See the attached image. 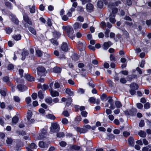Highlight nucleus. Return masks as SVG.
<instances>
[{"label":"nucleus","mask_w":151,"mask_h":151,"mask_svg":"<svg viewBox=\"0 0 151 151\" xmlns=\"http://www.w3.org/2000/svg\"><path fill=\"white\" fill-rule=\"evenodd\" d=\"M68 36L71 39L73 40L74 37V35L73 34L74 31L73 28L69 26H68L66 28Z\"/></svg>","instance_id":"1"},{"label":"nucleus","mask_w":151,"mask_h":151,"mask_svg":"<svg viewBox=\"0 0 151 151\" xmlns=\"http://www.w3.org/2000/svg\"><path fill=\"white\" fill-rule=\"evenodd\" d=\"M60 129L59 125L58 124L54 123L52 124L50 131L53 132H56L59 131Z\"/></svg>","instance_id":"2"},{"label":"nucleus","mask_w":151,"mask_h":151,"mask_svg":"<svg viewBox=\"0 0 151 151\" xmlns=\"http://www.w3.org/2000/svg\"><path fill=\"white\" fill-rule=\"evenodd\" d=\"M37 73L39 75H41L42 76H45V69L44 67H39L37 68Z\"/></svg>","instance_id":"3"},{"label":"nucleus","mask_w":151,"mask_h":151,"mask_svg":"<svg viewBox=\"0 0 151 151\" xmlns=\"http://www.w3.org/2000/svg\"><path fill=\"white\" fill-rule=\"evenodd\" d=\"M60 49L64 52L67 51L68 49L67 43L65 42H63L60 46Z\"/></svg>","instance_id":"4"},{"label":"nucleus","mask_w":151,"mask_h":151,"mask_svg":"<svg viewBox=\"0 0 151 151\" xmlns=\"http://www.w3.org/2000/svg\"><path fill=\"white\" fill-rule=\"evenodd\" d=\"M50 95L52 97H55L56 96H58L59 95V93L55 91H54L53 88H50L49 89Z\"/></svg>","instance_id":"5"},{"label":"nucleus","mask_w":151,"mask_h":151,"mask_svg":"<svg viewBox=\"0 0 151 151\" xmlns=\"http://www.w3.org/2000/svg\"><path fill=\"white\" fill-rule=\"evenodd\" d=\"M17 88L19 91L21 92L24 91L27 89V87L24 85H19L17 86Z\"/></svg>","instance_id":"6"},{"label":"nucleus","mask_w":151,"mask_h":151,"mask_svg":"<svg viewBox=\"0 0 151 151\" xmlns=\"http://www.w3.org/2000/svg\"><path fill=\"white\" fill-rule=\"evenodd\" d=\"M112 45V43L110 41L105 42L103 45V49L104 50H107Z\"/></svg>","instance_id":"7"},{"label":"nucleus","mask_w":151,"mask_h":151,"mask_svg":"<svg viewBox=\"0 0 151 151\" xmlns=\"http://www.w3.org/2000/svg\"><path fill=\"white\" fill-rule=\"evenodd\" d=\"M108 102L111 105L109 108L112 109H115V107L114 105L113 100L111 97H109L108 98Z\"/></svg>","instance_id":"8"},{"label":"nucleus","mask_w":151,"mask_h":151,"mask_svg":"<svg viewBox=\"0 0 151 151\" xmlns=\"http://www.w3.org/2000/svg\"><path fill=\"white\" fill-rule=\"evenodd\" d=\"M86 8L88 12H91L93 11V6L92 4L88 3L86 4Z\"/></svg>","instance_id":"9"},{"label":"nucleus","mask_w":151,"mask_h":151,"mask_svg":"<svg viewBox=\"0 0 151 151\" xmlns=\"http://www.w3.org/2000/svg\"><path fill=\"white\" fill-rule=\"evenodd\" d=\"M121 2L120 1H115L114 3H109L108 5V7L109 8H111V6H118L119 4H121Z\"/></svg>","instance_id":"10"},{"label":"nucleus","mask_w":151,"mask_h":151,"mask_svg":"<svg viewBox=\"0 0 151 151\" xmlns=\"http://www.w3.org/2000/svg\"><path fill=\"white\" fill-rule=\"evenodd\" d=\"M86 43L84 41L82 42L79 41L78 42V45L80 49H81L82 50H84Z\"/></svg>","instance_id":"11"},{"label":"nucleus","mask_w":151,"mask_h":151,"mask_svg":"<svg viewBox=\"0 0 151 151\" xmlns=\"http://www.w3.org/2000/svg\"><path fill=\"white\" fill-rule=\"evenodd\" d=\"M112 10V13L111 14L110 16L111 17H115V14L118 11V9L116 8H112V6H111V8Z\"/></svg>","instance_id":"12"},{"label":"nucleus","mask_w":151,"mask_h":151,"mask_svg":"<svg viewBox=\"0 0 151 151\" xmlns=\"http://www.w3.org/2000/svg\"><path fill=\"white\" fill-rule=\"evenodd\" d=\"M23 19L24 21L28 23L30 25L32 24V22L29 20V17L27 15H23Z\"/></svg>","instance_id":"13"},{"label":"nucleus","mask_w":151,"mask_h":151,"mask_svg":"<svg viewBox=\"0 0 151 151\" xmlns=\"http://www.w3.org/2000/svg\"><path fill=\"white\" fill-rule=\"evenodd\" d=\"M2 80L3 81L7 83V84L9 86H12V84L9 81V77L7 76L4 77L3 78Z\"/></svg>","instance_id":"14"},{"label":"nucleus","mask_w":151,"mask_h":151,"mask_svg":"<svg viewBox=\"0 0 151 151\" xmlns=\"http://www.w3.org/2000/svg\"><path fill=\"white\" fill-rule=\"evenodd\" d=\"M54 54L56 56H59V58H65V55L64 54H60L59 52L57 50H55L54 52Z\"/></svg>","instance_id":"15"},{"label":"nucleus","mask_w":151,"mask_h":151,"mask_svg":"<svg viewBox=\"0 0 151 151\" xmlns=\"http://www.w3.org/2000/svg\"><path fill=\"white\" fill-rule=\"evenodd\" d=\"M70 150L72 151L74 150H78L80 148L79 146L74 145H70Z\"/></svg>","instance_id":"16"},{"label":"nucleus","mask_w":151,"mask_h":151,"mask_svg":"<svg viewBox=\"0 0 151 151\" xmlns=\"http://www.w3.org/2000/svg\"><path fill=\"white\" fill-rule=\"evenodd\" d=\"M76 130L80 133H84L86 132L88 130L85 128L78 127L76 128Z\"/></svg>","instance_id":"17"},{"label":"nucleus","mask_w":151,"mask_h":151,"mask_svg":"<svg viewBox=\"0 0 151 151\" xmlns=\"http://www.w3.org/2000/svg\"><path fill=\"white\" fill-rule=\"evenodd\" d=\"M81 27V24L76 22L73 25V27L75 30H76L78 29H80Z\"/></svg>","instance_id":"18"},{"label":"nucleus","mask_w":151,"mask_h":151,"mask_svg":"<svg viewBox=\"0 0 151 151\" xmlns=\"http://www.w3.org/2000/svg\"><path fill=\"white\" fill-rule=\"evenodd\" d=\"M12 20L14 23L17 24H18L19 21L14 15L12 16Z\"/></svg>","instance_id":"19"},{"label":"nucleus","mask_w":151,"mask_h":151,"mask_svg":"<svg viewBox=\"0 0 151 151\" xmlns=\"http://www.w3.org/2000/svg\"><path fill=\"white\" fill-rule=\"evenodd\" d=\"M26 79L28 81H34V78L32 77L29 75H26L25 76Z\"/></svg>","instance_id":"20"},{"label":"nucleus","mask_w":151,"mask_h":151,"mask_svg":"<svg viewBox=\"0 0 151 151\" xmlns=\"http://www.w3.org/2000/svg\"><path fill=\"white\" fill-rule=\"evenodd\" d=\"M128 142L130 145L133 146L134 144V141L132 137H130L129 138Z\"/></svg>","instance_id":"21"},{"label":"nucleus","mask_w":151,"mask_h":151,"mask_svg":"<svg viewBox=\"0 0 151 151\" xmlns=\"http://www.w3.org/2000/svg\"><path fill=\"white\" fill-rule=\"evenodd\" d=\"M19 120L18 117L15 116L12 119V123L13 124H15L17 123Z\"/></svg>","instance_id":"22"},{"label":"nucleus","mask_w":151,"mask_h":151,"mask_svg":"<svg viewBox=\"0 0 151 151\" xmlns=\"http://www.w3.org/2000/svg\"><path fill=\"white\" fill-rule=\"evenodd\" d=\"M53 70L55 73H60L61 72V69L58 67H55L53 68Z\"/></svg>","instance_id":"23"},{"label":"nucleus","mask_w":151,"mask_h":151,"mask_svg":"<svg viewBox=\"0 0 151 151\" xmlns=\"http://www.w3.org/2000/svg\"><path fill=\"white\" fill-rule=\"evenodd\" d=\"M142 151H151V145L143 147L142 149Z\"/></svg>","instance_id":"24"},{"label":"nucleus","mask_w":151,"mask_h":151,"mask_svg":"<svg viewBox=\"0 0 151 151\" xmlns=\"http://www.w3.org/2000/svg\"><path fill=\"white\" fill-rule=\"evenodd\" d=\"M46 117L48 119L52 120H54L55 119V117L52 114H49L46 115Z\"/></svg>","instance_id":"25"},{"label":"nucleus","mask_w":151,"mask_h":151,"mask_svg":"<svg viewBox=\"0 0 151 151\" xmlns=\"http://www.w3.org/2000/svg\"><path fill=\"white\" fill-rule=\"evenodd\" d=\"M12 37L15 40L18 41L21 39V37L20 34H18L13 36Z\"/></svg>","instance_id":"26"},{"label":"nucleus","mask_w":151,"mask_h":151,"mask_svg":"<svg viewBox=\"0 0 151 151\" xmlns=\"http://www.w3.org/2000/svg\"><path fill=\"white\" fill-rule=\"evenodd\" d=\"M138 135L141 137H145L146 136V133L142 131H140L138 133Z\"/></svg>","instance_id":"27"},{"label":"nucleus","mask_w":151,"mask_h":151,"mask_svg":"<svg viewBox=\"0 0 151 151\" xmlns=\"http://www.w3.org/2000/svg\"><path fill=\"white\" fill-rule=\"evenodd\" d=\"M130 87L135 90H137L138 88V85L136 83H132L130 85Z\"/></svg>","instance_id":"28"},{"label":"nucleus","mask_w":151,"mask_h":151,"mask_svg":"<svg viewBox=\"0 0 151 151\" xmlns=\"http://www.w3.org/2000/svg\"><path fill=\"white\" fill-rule=\"evenodd\" d=\"M45 101L47 104H51L52 102V99L50 97L47 98L45 99Z\"/></svg>","instance_id":"29"},{"label":"nucleus","mask_w":151,"mask_h":151,"mask_svg":"<svg viewBox=\"0 0 151 151\" xmlns=\"http://www.w3.org/2000/svg\"><path fill=\"white\" fill-rule=\"evenodd\" d=\"M6 90L5 88H3L1 89L0 93L1 95L3 96H5L6 95Z\"/></svg>","instance_id":"30"},{"label":"nucleus","mask_w":151,"mask_h":151,"mask_svg":"<svg viewBox=\"0 0 151 151\" xmlns=\"http://www.w3.org/2000/svg\"><path fill=\"white\" fill-rule=\"evenodd\" d=\"M39 146L42 148H45L47 147L46 144L44 142L41 141L39 143Z\"/></svg>","instance_id":"31"},{"label":"nucleus","mask_w":151,"mask_h":151,"mask_svg":"<svg viewBox=\"0 0 151 151\" xmlns=\"http://www.w3.org/2000/svg\"><path fill=\"white\" fill-rule=\"evenodd\" d=\"M127 77V78L128 79V81H131L132 79H134L137 77V76L135 75H132L128 76Z\"/></svg>","instance_id":"32"},{"label":"nucleus","mask_w":151,"mask_h":151,"mask_svg":"<svg viewBox=\"0 0 151 151\" xmlns=\"http://www.w3.org/2000/svg\"><path fill=\"white\" fill-rule=\"evenodd\" d=\"M97 6L98 8L100 9L102 8L103 6V3L101 1H98L97 3Z\"/></svg>","instance_id":"33"},{"label":"nucleus","mask_w":151,"mask_h":151,"mask_svg":"<svg viewBox=\"0 0 151 151\" xmlns=\"http://www.w3.org/2000/svg\"><path fill=\"white\" fill-rule=\"evenodd\" d=\"M32 115V112L30 110L28 111L27 112V120H29L31 118Z\"/></svg>","instance_id":"34"},{"label":"nucleus","mask_w":151,"mask_h":151,"mask_svg":"<svg viewBox=\"0 0 151 151\" xmlns=\"http://www.w3.org/2000/svg\"><path fill=\"white\" fill-rule=\"evenodd\" d=\"M28 54V53L27 52L25 51H23L22 53V60H24L25 59V56L26 55H27Z\"/></svg>","instance_id":"35"},{"label":"nucleus","mask_w":151,"mask_h":151,"mask_svg":"<svg viewBox=\"0 0 151 151\" xmlns=\"http://www.w3.org/2000/svg\"><path fill=\"white\" fill-rule=\"evenodd\" d=\"M115 104L117 108H120L122 107V105L120 102L119 101H117L115 103Z\"/></svg>","instance_id":"36"},{"label":"nucleus","mask_w":151,"mask_h":151,"mask_svg":"<svg viewBox=\"0 0 151 151\" xmlns=\"http://www.w3.org/2000/svg\"><path fill=\"white\" fill-rule=\"evenodd\" d=\"M65 92L67 94L70 96H72L73 95V92L69 89H66L65 90Z\"/></svg>","instance_id":"37"},{"label":"nucleus","mask_w":151,"mask_h":151,"mask_svg":"<svg viewBox=\"0 0 151 151\" xmlns=\"http://www.w3.org/2000/svg\"><path fill=\"white\" fill-rule=\"evenodd\" d=\"M38 96L40 99H43V94L42 91H40L38 92Z\"/></svg>","instance_id":"38"},{"label":"nucleus","mask_w":151,"mask_h":151,"mask_svg":"<svg viewBox=\"0 0 151 151\" xmlns=\"http://www.w3.org/2000/svg\"><path fill=\"white\" fill-rule=\"evenodd\" d=\"M36 54L38 57H41L42 55V52L39 50H37L36 51Z\"/></svg>","instance_id":"39"},{"label":"nucleus","mask_w":151,"mask_h":151,"mask_svg":"<svg viewBox=\"0 0 151 151\" xmlns=\"http://www.w3.org/2000/svg\"><path fill=\"white\" fill-rule=\"evenodd\" d=\"M13 142L12 139L11 138H7L6 140V142L8 145L11 144Z\"/></svg>","instance_id":"40"},{"label":"nucleus","mask_w":151,"mask_h":151,"mask_svg":"<svg viewBox=\"0 0 151 151\" xmlns=\"http://www.w3.org/2000/svg\"><path fill=\"white\" fill-rule=\"evenodd\" d=\"M72 100V99L71 98H68L66 101V105L68 106L70 105L71 104Z\"/></svg>","instance_id":"41"},{"label":"nucleus","mask_w":151,"mask_h":151,"mask_svg":"<svg viewBox=\"0 0 151 151\" xmlns=\"http://www.w3.org/2000/svg\"><path fill=\"white\" fill-rule=\"evenodd\" d=\"M61 122L63 124L66 125L68 124V120L66 118H63L62 119Z\"/></svg>","instance_id":"42"},{"label":"nucleus","mask_w":151,"mask_h":151,"mask_svg":"<svg viewBox=\"0 0 151 151\" xmlns=\"http://www.w3.org/2000/svg\"><path fill=\"white\" fill-rule=\"evenodd\" d=\"M89 100L90 102L91 103L95 104L96 103V99L94 97H90Z\"/></svg>","instance_id":"43"},{"label":"nucleus","mask_w":151,"mask_h":151,"mask_svg":"<svg viewBox=\"0 0 151 151\" xmlns=\"http://www.w3.org/2000/svg\"><path fill=\"white\" fill-rule=\"evenodd\" d=\"M64 136L65 134L63 132H60L57 134V136L58 137L60 138Z\"/></svg>","instance_id":"44"},{"label":"nucleus","mask_w":151,"mask_h":151,"mask_svg":"<svg viewBox=\"0 0 151 151\" xmlns=\"http://www.w3.org/2000/svg\"><path fill=\"white\" fill-rule=\"evenodd\" d=\"M51 42L54 45L57 46L58 45V43L57 41L54 39H52L51 40Z\"/></svg>","instance_id":"45"},{"label":"nucleus","mask_w":151,"mask_h":151,"mask_svg":"<svg viewBox=\"0 0 151 151\" xmlns=\"http://www.w3.org/2000/svg\"><path fill=\"white\" fill-rule=\"evenodd\" d=\"M5 4L7 7L10 9H12V5L8 1L6 2L5 3Z\"/></svg>","instance_id":"46"},{"label":"nucleus","mask_w":151,"mask_h":151,"mask_svg":"<svg viewBox=\"0 0 151 151\" xmlns=\"http://www.w3.org/2000/svg\"><path fill=\"white\" fill-rule=\"evenodd\" d=\"M29 30L30 32L34 35H35L36 34V31L32 27L29 28Z\"/></svg>","instance_id":"47"},{"label":"nucleus","mask_w":151,"mask_h":151,"mask_svg":"<svg viewBox=\"0 0 151 151\" xmlns=\"http://www.w3.org/2000/svg\"><path fill=\"white\" fill-rule=\"evenodd\" d=\"M30 11L31 13H34L35 11V6H32L31 7L29 8Z\"/></svg>","instance_id":"48"},{"label":"nucleus","mask_w":151,"mask_h":151,"mask_svg":"<svg viewBox=\"0 0 151 151\" xmlns=\"http://www.w3.org/2000/svg\"><path fill=\"white\" fill-rule=\"evenodd\" d=\"M37 147L36 145L34 143H31L28 147H29L30 149H36Z\"/></svg>","instance_id":"49"},{"label":"nucleus","mask_w":151,"mask_h":151,"mask_svg":"<svg viewBox=\"0 0 151 151\" xmlns=\"http://www.w3.org/2000/svg\"><path fill=\"white\" fill-rule=\"evenodd\" d=\"M110 32V30L108 29H106L105 32V37H109V33Z\"/></svg>","instance_id":"50"},{"label":"nucleus","mask_w":151,"mask_h":151,"mask_svg":"<svg viewBox=\"0 0 151 151\" xmlns=\"http://www.w3.org/2000/svg\"><path fill=\"white\" fill-rule=\"evenodd\" d=\"M114 17H113L111 16V17H110L109 18V21L112 23H113V24L116 21V20L115 19Z\"/></svg>","instance_id":"51"},{"label":"nucleus","mask_w":151,"mask_h":151,"mask_svg":"<svg viewBox=\"0 0 151 151\" xmlns=\"http://www.w3.org/2000/svg\"><path fill=\"white\" fill-rule=\"evenodd\" d=\"M81 114L83 116L86 117L87 116L88 113L86 111H83L81 112Z\"/></svg>","instance_id":"52"},{"label":"nucleus","mask_w":151,"mask_h":151,"mask_svg":"<svg viewBox=\"0 0 151 151\" xmlns=\"http://www.w3.org/2000/svg\"><path fill=\"white\" fill-rule=\"evenodd\" d=\"M14 99L15 101L18 102H19L20 100V99L19 98V97L17 96H14Z\"/></svg>","instance_id":"53"},{"label":"nucleus","mask_w":151,"mask_h":151,"mask_svg":"<svg viewBox=\"0 0 151 151\" xmlns=\"http://www.w3.org/2000/svg\"><path fill=\"white\" fill-rule=\"evenodd\" d=\"M60 145L62 147H65L66 145V142L65 141H62L59 143Z\"/></svg>","instance_id":"54"},{"label":"nucleus","mask_w":151,"mask_h":151,"mask_svg":"<svg viewBox=\"0 0 151 151\" xmlns=\"http://www.w3.org/2000/svg\"><path fill=\"white\" fill-rule=\"evenodd\" d=\"M26 101L27 104H28L31 102V99L30 97H28L26 98Z\"/></svg>","instance_id":"55"},{"label":"nucleus","mask_w":151,"mask_h":151,"mask_svg":"<svg viewBox=\"0 0 151 151\" xmlns=\"http://www.w3.org/2000/svg\"><path fill=\"white\" fill-rule=\"evenodd\" d=\"M120 82L121 83L125 84L126 83L127 81L124 78H122L120 79Z\"/></svg>","instance_id":"56"},{"label":"nucleus","mask_w":151,"mask_h":151,"mask_svg":"<svg viewBox=\"0 0 151 151\" xmlns=\"http://www.w3.org/2000/svg\"><path fill=\"white\" fill-rule=\"evenodd\" d=\"M150 104L148 102H147L144 105V108L146 109H149L150 107Z\"/></svg>","instance_id":"57"},{"label":"nucleus","mask_w":151,"mask_h":151,"mask_svg":"<svg viewBox=\"0 0 151 151\" xmlns=\"http://www.w3.org/2000/svg\"><path fill=\"white\" fill-rule=\"evenodd\" d=\"M6 33L8 34H10L12 32V29L9 28H6Z\"/></svg>","instance_id":"58"},{"label":"nucleus","mask_w":151,"mask_h":151,"mask_svg":"<svg viewBox=\"0 0 151 151\" xmlns=\"http://www.w3.org/2000/svg\"><path fill=\"white\" fill-rule=\"evenodd\" d=\"M54 35L55 37L56 38H58L60 35V34L58 32H55L54 33Z\"/></svg>","instance_id":"59"},{"label":"nucleus","mask_w":151,"mask_h":151,"mask_svg":"<svg viewBox=\"0 0 151 151\" xmlns=\"http://www.w3.org/2000/svg\"><path fill=\"white\" fill-rule=\"evenodd\" d=\"M123 135L125 137H127L130 135V133L129 132L125 131L123 133Z\"/></svg>","instance_id":"60"},{"label":"nucleus","mask_w":151,"mask_h":151,"mask_svg":"<svg viewBox=\"0 0 151 151\" xmlns=\"http://www.w3.org/2000/svg\"><path fill=\"white\" fill-rule=\"evenodd\" d=\"M63 115L66 117H68L69 116V114L67 111H63Z\"/></svg>","instance_id":"61"},{"label":"nucleus","mask_w":151,"mask_h":151,"mask_svg":"<svg viewBox=\"0 0 151 151\" xmlns=\"http://www.w3.org/2000/svg\"><path fill=\"white\" fill-rule=\"evenodd\" d=\"M78 93L81 94L84 93L85 91L84 89L81 88H79L78 90Z\"/></svg>","instance_id":"62"},{"label":"nucleus","mask_w":151,"mask_h":151,"mask_svg":"<svg viewBox=\"0 0 151 151\" xmlns=\"http://www.w3.org/2000/svg\"><path fill=\"white\" fill-rule=\"evenodd\" d=\"M123 34L126 35L127 37H128L129 35L128 33L125 29H122Z\"/></svg>","instance_id":"63"},{"label":"nucleus","mask_w":151,"mask_h":151,"mask_svg":"<svg viewBox=\"0 0 151 151\" xmlns=\"http://www.w3.org/2000/svg\"><path fill=\"white\" fill-rule=\"evenodd\" d=\"M137 106L139 109H142L143 107V105L140 103H137L136 104Z\"/></svg>","instance_id":"64"}]
</instances>
